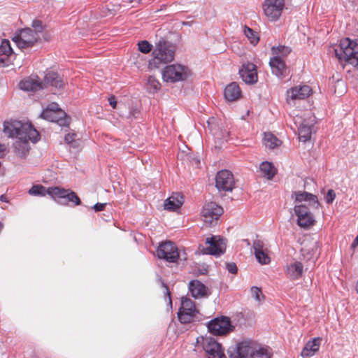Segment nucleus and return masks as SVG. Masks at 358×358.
I'll list each match as a JSON object with an SVG mask.
<instances>
[{
	"label": "nucleus",
	"instance_id": "obj_1",
	"mask_svg": "<svg viewBox=\"0 0 358 358\" xmlns=\"http://www.w3.org/2000/svg\"><path fill=\"white\" fill-rule=\"evenodd\" d=\"M229 358H271V353L252 340H246L228 349Z\"/></svg>",
	"mask_w": 358,
	"mask_h": 358
},
{
	"label": "nucleus",
	"instance_id": "obj_2",
	"mask_svg": "<svg viewBox=\"0 0 358 358\" xmlns=\"http://www.w3.org/2000/svg\"><path fill=\"white\" fill-rule=\"evenodd\" d=\"M65 82L57 73L50 71L45 73L43 80H41L37 76H31L22 80L19 86L24 91H38L48 86H53L57 89L62 88Z\"/></svg>",
	"mask_w": 358,
	"mask_h": 358
},
{
	"label": "nucleus",
	"instance_id": "obj_3",
	"mask_svg": "<svg viewBox=\"0 0 358 358\" xmlns=\"http://www.w3.org/2000/svg\"><path fill=\"white\" fill-rule=\"evenodd\" d=\"M3 132L9 137H28L33 143L38 142L41 138L39 132L31 123L17 120L6 121L3 124Z\"/></svg>",
	"mask_w": 358,
	"mask_h": 358
},
{
	"label": "nucleus",
	"instance_id": "obj_4",
	"mask_svg": "<svg viewBox=\"0 0 358 358\" xmlns=\"http://www.w3.org/2000/svg\"><path fill=\"white\" fill-rule=\"evenodd\" d=\"M335 55L341 64H350L354 67L358 66V40L348 38L342 39L334 49Z\"/></svg>",
	"mask_w": 358,
	"mask_h": 358
},
{
	"label": "nucleus",
	"instance_id": "obj_5",
	"mask_svg": "<svg viewBox=\"0 0 358 358\" xmlns=\"http://www.w3.org/2000/svg\"><path fill=\"white\" fill-rule=\"evenodd\" d=\"M175 46L170 42L161 38L155 45L152 51V59L149 61L150 69H157L162 64L172 62L174 59Z\"/></svg>",
	"mask_w": 358,
	"mask_h": 358
},
{
	"label": "nucleus",
	"instance_id": "obj_6",
	"mask_svg": "<svg viewBox=\"0 0 358 358\" xmlns=\"http://www.w3.org/2000/svg\"><path fill=\"white\" fill-rule=\"evenodd\" d=\"M195 348L197 351H204L207 358H227L222 345L211 336H199Z\"/></svg>",
	"mask_w": 358,
	"mask_h": 358
},
{
	"label": "nucleus",
	"instance_id": "obj_7",
	"mask_svg": "<svg viewBox=\"0 0 358 358\" xmlns=\"http://www.w3.org/2000/svg\"><path fill=\"white\" fill-rule=\"evenodd\" d=\"M178 317L182 324L200 322L203 320V316L196 307L194 301L186 296L181 298Z\"/></svg>",
	"mask_w": 358,
	"mask_h": 358
},
{
	"label": "nucleus",
	"instance_id": "obj_8",
	"mask_svg": "<svg viewBox=\"0 0 358 358\" xmlns=\"http://www.w3.org/2000/svg\"><path fill=\"white\" fill-rule=\"evenodd\" d=\"M52 199L63 205L76 206L81 203L78 195L70 189L61 187H53L50 191Z\"/></svg>",
	"mask_w": 358,
	"mask_h": 358
},
{
	"label": "nucleus",
	"instance_id": "obj_9",
	"mask_svg": "<svg viewBox=\"0 0 358 358\" xmlns=\"http://www.w3.org/2000/svg\"><path fill=\"white\" fill-rule=\"evenodd\" d=\"M187 68L180 64H171L164 67L162 78L164 81L176 83L185 80L187 77Z\"/></svg>",
	"mask_w": 358,
	"mask_h": 358
},
{
	"label": "nucleus",
	"instance_id": "obj_10",
	"mask_svg": "<svg viewBox=\"0 0 358 358\" xmlns=\"http://www.w3.org/2000/svg\"><path fill=\"white\" fill-rule=\"evenodd\" d=\"M39 39L40 36L31 28L21 29L13 38V41L22 50L31 48Z\"/></svg>",
	"mask_w": 358,
	"mask_h": 358
},
{
	"label": "nucleus",
	"instance_id": "obj_11",
	"mask_svg": "<svg viewBox=\"0 0 358 358\" xmlns=\"http://www.w3.org/2000/svg\"><path fill=\"white\" fill-rule=\"evenodd\" d=\"M206 243L209 245L201 249L203 254L219 257L225 252L227 240L220 236L206 238Z\"/></svg>",
	"mask_w": 358,
	"mask_h": 358
},
{
	"label": "nucleus",
	"instance_id": "obj_12",
	"mask_svg": "<svg viewBox=\"0 0 358 358\" xmlns=\"http://www.w3.org/2000/svg\"><path fill=\"white\" fill-rule=\"evenodd\" d=\"M207 327L210 333L217 336L225 335L233 330L230 319L224 316L211 320Z\"/></svg>",
	"mask_w": 358,
	"mask_h": 358
},
{
	"label": "nucleus",
	"instance_id": "obj_13",
	"mask_svg": "<svg viewBox=\"0 0 358 358\" xmlns=\"http://www.w3.org/2000/svg\"><path fill=\"white\" fill-rule=\"evenodd\" d=\"M262 8L266 17L272 21H276L285 8V0H265Z\"/></svg>",
	"mask_w": 358,
	"mask_h": 358
},
{
	"label": "nucleus",
	"instance_id": "obj_14",
	"mask_svg": "<svg viewBox=\"0 0 358 358\" xmlns=\"http://www.w3.org/2000/svg\"><path fill=\"white\" fill-rule=\"evenodd\" d=\"M157 255L158 258L172 263L176 262L179 258L178 248L171 241L161 243L157 250Z\"/></svg>",
	"mask_w": 358,
	"mask_h": 358
},
{
	"label": "nucleus",
	"instance_id": "obj_15",
	"mask_svg": "<svg viewBox=\"0 0 358 358\" xmlns=\"http://www.w3.org/2000/svg\"><path fill=\"white\" fill-rule=\"evenodd\" d=\"M310 206L305 204L295 205L294 213L297 216V224L301 228H308L314 224L315 220Z\"/></svg>",
	"mask_w": 358,
	"mask_h": 358
},
{
	"label": "nucleus",
	"instance_id": "obj_16",
	"mask_svg": "<svg viewBox=\"0 0 358 358\" xmlns=\"http://www.w3.org/2000/svg\"><path fill=\"white\" fill-rule=\"evenodd\" d=\"M215 186L219 191L231 192L235 187L232 173L226 169L219 171L215 177Z\"/></svg>",
	"mask_w": 358,
	"mask_h": 358
},
{
	"label": "nucleus",
	"instance_id": "obj_17",
	"mask_svg": "<svg viewBox=\"0 0 358 358\" xmlns=\"http://www.w3.org/2000/svg\"><path fill=\"white\" fill-rule=\"evenodd\" d=\"M222 213V208L215 202L206 203L201 210L204 222L209 224L217 220Z\"/></svg>",
	"mask_w": 358,
	"mask_h": 358
},
{
	"label": "nucleus",
	"instance_id": "obj_18",
	"mask_svg": "<svg viewBox=\"0 0 358 358\" xmlns=\"http://www.w3.org/2000/svg\"><path fill=\"white\" fill-rule=\"evenodd\" d=\"M312 93V89L306 85H298L287 91V101L290 103L295 100H302L308 98Z\"/></svg>",
	"mask_w": 358,
	"mask_h": 358
},
{
	"label": "nucleus",
	"instance_id": "obj_19",
	"mask_svg": "<svg viewBox=\"0 0 358 358\" xmlns=\"http://www.w3.org/2000/svg\"><path fill=\"white\" fill-rule=\"evenodd\" d=\"M239 74L246 84L252 85L258 80L257 66L253 63L243 64L239 69Z\"/></svg>",
	"mask_w": 358,
	"mask_h": 358
},
{
	"label": "nucleus",
	"instance_id": "obj_20",
	"mask_svg": "<svg viewBox=\"0 0 358 358\" xmlns=\"http://www.w3.org/2000/svg\"><path fill=\"white\" fill-rule=\"evenodd\" d=\"M295 203L308 202V206L313 210H319L320 203L316 195L307 192L296 191L292 194Z\"/></svg>",
	"mask_w": 358,
	"mask_h": 358
},
{
	"label": "nucleus",
	"instance_id": "obj_21",
	"mask_svg": "<svg viewBox=\"0 0 358 358\" xmlns=\"http://www.w3.org/2000/svg\"><path fill=\"white\" fill-rule=\"evenodd\" d=\"M41 117L48 121L56 122L62 127L68 126L70 123V117L66 115L64 111H43Z\"/></svg>",
	"mask_w": 358,
	"mask_h": 358
},
{
	"label": "nucleus",
	"instance_id": "obj_22",
	"mask_svg": "<svg viewBox=\"0 0 358 358\" xmlns=\"http://www.w3.org/2000/svg\"><path fill=\"white\" fill-rule=\"evenodd\" d=\"M189 291L195 299L208 297L211 292L199 280H192L189 283Z\"/></svg>",
	"mask_w": 358,
	"mask_h": 358
},
{
	"label": "nucleus",
	"instance_id": "obj_23",
	"mask_svg": "<svg viewBox=\"0 0 358 358\" xmlns=\"http://www.w3.org/2000/svg\"><path fill=\"white\" fill-rule=\"evenodd\" d=\"M269 65L272 73L278 78H282L286 76L287 66L285 61L280 56H274L271 58Z\"/></svg>",
	"mask_w": 358,
	"mask_h": 358
},
{
	"label": "nucleus",
	"instance_id": "obj_24",
	"mask_svg": "<svg viewBox=\"0 0 358 358\" xmlns=\"http://www.w3.org/2000/svg\"><path fill=\"white\" fill-rule=\"evenodd\" d=\"M321 341L320 337H316L308 341L303 348L301 355L304 358L313 356L319 350Z\"/></svg>",
	"mask_w": 358,
	"mask_h": 358
},
{
	"label": "nucleus",
	"instance_id": "obj_25",
	"mask_svg": "<svg viewBox=\"0 0 358 358\" xmlns=\"http://www.w3.org/2000/svg\"><path fill=\"white\" fill-rule=\"evenodd\" d=\"M29 141L30 139L28 137L16 139L13 148L15 153L18 157L24 158L28 155L29 151Z\"/></svg>",
	"mask_w": 358,
	"mask_h": 358
},
{
	"label": "nucleus",
	"instance_id": "obj_26",
	"mask_svg": "<svg viewBox=\"0 0 358 358\" xmlns=\"http://www.w3.org/2000/svg\"><path fill=\"white\" fill-rule=\"evenodd\" d=\"M184 202L183 196L180 193H173L164 201V208L175 211L179 209Z\"/></svg>",
	"mask_w": 358,
	"mask_h": 358
},
{
	"label": "nucleus",
	"instance_id": "obj_27",
	"mask_svg": "<svg viewBox=\"0 0 358 358\" xmlns=\"http://www.w3.org/2000/svg\"><path fill=\"white\" fill-rule=\"evenodd\" d=\"M224 96L226 100L229 101H234L239 99L241 97V90L239 85L233 82L224 89Z\"/></svg>",
	"mask_w": 358,
	"mask_h": 358
},
{
	"label": "nucleus",
	"instance_id": "obj_28",
	"mask_svg": "<svg viewBox=\"0 0 358 358\" xmlns=\"http://www.w3.org/2000/svg\"><path fill=\"white\" fill-rule=\"evenodd\" d=\"M303 266L300 262L291 263L287 266L286 275L292 280H297L302 276Z\"/></svg>",
	"mask_w": 358,
	"mask_h": 358
},
{
	"label": "nucleus",
	"instance_id": "obj_29",
	"mask_svg": "<svg viewBox=\"0 0 358 358\" xmlns=\"http://www.w3.org/2000/svg\"><path fill=\"white\" fill-rule=\"evenodd\" d=\"M259 171L262 176L268 180H271L276 173V170L273 165L267 161L263 162L260 164Z\"/></svg>",
	"mask_w": 358,
	"mask_h": 358
},
{
	"label": "nucleus",
	"instance_id": "obj_30",
	"mask_svg": "<svg viewBox=\"0 0 358 358\" xmlns=\"http://www.w3.org/2000/svg\"><path fill=\"white\" fill-rule=\"evenodd\" d=\"M53 189V187L46 188L42 185H34L28 191L29 194L31 196H45L48 194L52 198L50 191Z\"/></svg>",
	"mask_w": 358,
	"mask_h": 358
},
{
	"label": "nucleus",
	"instance_id": "obj_31",
	"mask_svg": "<svg viewBox=\"0 0 358 358\" xmlns=\"http://www.w3.org/2000/svg\"><path fill=\"white\" fill-rule=\"evenodd\" d=\"M13 49L10 47L9 41L3 40L0 45V56H4L3 58H0V63L6 64L8 62V58L13 54Z\"/></svg>",
	"mask_w": 358,
	"mask_h": 358
},
{
	"label": "nucleus",
	"instance_id": "obj_32",
	"mask_svg": "<svg viewBox=\"0 0 358 358\" xmlns=\"http://www.w3.org/2000/svg\"><path fill=\"white\" fill-rule=\"evenodd\" d=\"M298 131L299 140L306 142L311 138L312 127L302 123L299 127Z\"/></svg>",
	"mask_w": 358,
	"mask_h": 358
},
{
	"label": "nucleus",
	"instance_id": "obj_33",
	"mask_svg": "<svg viewBox=\"0 0 358 358\" xmlns=\"http://www.w3.org/2000/svg\"><path fill=\"white\" fill-rule=\"evenodd\" d=\"M280 140H279L273 134L270 132L264 134V144L265 145L266 147L271 149H273L276 147H278L280 145Z\"/></svg>",
	"mask_w": 358,
	"mask_h": 358
},
{
	"label": "nucleus",
	"instance_id": "obj_34",
	"mask_svg": "<svg viewBox=\"0 0 358 358\" xmlns=\"http://www.w3.org/2000/svg\"><path fill=\"white\" fill-rule=\"evenodd\" d=\"M243 31L250 43L253 45L257 44L259 41V37L256 31L247 26H245Z\"/></svg>",
	"mask_w": 358,
	"mask_h": 358
},
{
	"label": "nucleus",
	"instance_id": "obj_35",
	"mask_svg": "<svg viewBox=\"0 0 358 358\" xmlns=\"http://www.w3.org/2000/svg\"><path fill=\"white\" fill-rule=\"evenodd\" d=\"M271 51L275 56H280L281 57L287 56L291 52V49L285 45H279L272 47Z\"/></svg>",
	"mask_w": 358,
	"mask_h": 358
},
{
	"label": "nucleus",
	"instance_id": "obj_36",
	"mask_svg": "<svg viewBox=\"0 0 358 358\" xmlns=\"http://www.w3.org/2000/svg\"><path fill=\"white\" fill-rule=\"evenodd\" d=\"M161 87V84L154 77L150 76L148 80L147 88L151 93L157 92Z\"/></svg>",
	"mask_w": 358,
	"mask_h": 358
},
{
	"label": "nucleus",
	"instance_id": "obj_37",
	"mask_svg": "<svg viewBox=\"0 0 358 358\" xmlns=\"http://www.w3.org/2000/svg\"><path fill=\"white\" fill-rule=\"evenodd\" d=\"M266 250L263 251H258L255 253V257L261 264H268L271 262V259L268 257Z\"/></svg>",
	"mask_w": 358,
	"mask_h": 358
},
{
	"label": "nucleus",
	"instance_id": "obj_38",
	"mask_svg": "<svg viewBox=\"0 0 358 358\" xmlns=\"http://www.w3.org/2000/svg\"><path fill=\"white\" fill-rule=\"evenodd\" d=\"M138 50L143 53H149L152 50V45L147 41H141L138 43Z\"/></svg>",
	"mask_w": 358,
	"mask_h": 358
},
{
	"label": "nucleus",
	"instance_id": "obj_39",
	"mask_svg": "<svg viewBox=\"0 0 358 358\" xmlns=\"http://www.w3.org/2000/svg\"><path fill=\"white\" fill-rule=\"evenodd\" d=\"M252 296L257 301H261L264 299V296L262 294L261 288L257 287H252L250 289Z\"/></svg>",
	"mask_w": 358,
	"mask_h": 358
},
{
	"label": "nucleus",
	"instance_id": "obj_40",
	"mask_svg": "<svg viewBox=\"0 0 358 358\" xmlns=\"http://www.w3.org/2000/svg\"><path fill=\"white\" fill-rule=\"evenodd\" d=\"M253 249L255 251V253L257 252L258 251H263L264 250V243L262 240L256 239L253 241Z\"/></svg>",
	"mask_w": 358,
	"mask_h": 358
},
{
	"label": "nucleus",
	"instance_id": "obj_41",
	"mask_svg": "<svg viewBox=\"0 0 358 358\" xmlns=\"http://www.w3.org/2000/svg\"><path fill=\"white\" fill-rule=\"evenodd\" d=\"M335 198H336V193L331 189H329L327 194L324 196L326 203L328 204L332 203L333 201H334Z\"/></svg>",
	"mask_w": 358,
	"mask_h": 358
},
{
	"label": "nucleus",
	"instance_id": "obj_42",
	"mask_svg": "<svg viewBox=\"0 0 358 358\" xmlns=\"http://www.w3.org/2000/svg\"><path fill=\"white\" fill-rule=\"evenodd\" d=\"M32 27L34 29L33 31L36 32L38 36H39V34L41 33L43 30L42 23L39 20H34L32 23Z\"/></svg>",
	"mask_w": 358,
	"mask_h": 358
},
{
	"label": "nucleus",
	"instance_id": "obj_43",
	"mask_svg": "<svg viewBox=\"0 0 358 358\" xmlns=\"http://www.w3.org/2000/svg\"><path fill=\"white\" fill-rule=\"evenodd\" d=\"M43 111L58 112V111H63V110L59 108V105L57 103H51Z\"/></svg>",
	"mask_w": 358,
	"mask_h": 358
},
{
	"label": "nucleus",
	"instance_id": "obj_44",
	"mask_svg": "<svg viewBox=\"0 0 358 358\" xmlns=\"http://www.w3.org/2000/svg\"><path fill=\"white\" fill-rule=\"evenodd\" d=\"M226 267H227V271L229 273H231L232 274L237 273L238 268L235 263H234V262L227 263Z\"/></svg>",
	"mask_w": 358,
	"mask_h": 358
},
{
	"label": "nucleus",
	"instance_id": "obj_45",
	"mask_svg": "<svg viewBox=\"0 0 358 358\" xmlns=\"http://www.w3.org/2000/svg\"><path fill=\"white\" fill-rule=\"evenodd\" d=\"M106 205V203H97L93 206V209L95 212L102 211L104 210Z\"/></svg>",
	"mask_w": 358,
	"mask_h": 358
},
{
	"label": "nucleus",
	"instance_id": "obj_46",
	"mask_svg": "<svg viewBox=\"0 0 358 358\" xmlns=\"http://www.w3.org/2000/svg\"><path fill=\"white\" fill-rule=\"evenodd\" d=\"M75 136V134H68L65 136L64 140L67 143H71L74 141Z\"/></svg>",
	"mask_w": 358,
	"mask_h": 358
},
{
	"label": "nucleus",
	"instance_id": "obj_47",
	"mask_svg": "<svg viewBox=\"0 0 358 358\" xmlns=\"http://www.w3.org/2000/svg\"><path fill=\"white\" fill-rule=\"evenodd\" d=\"M108 102H109V104L113 108H115L116 107V105H117V101H116V99H115V96H110L109 98H108Z\"/></svg>",
	"mask_w": 358,
	"mask_h": 358
},
{
	"label": "nucleus",
	"instance_id": "obj_48",
	"mask_svg": "<svg viewBox=\"0 0 358 358\" xmlns=\"http://www.w3.org/2000/svg\"><path fill=\"white\" fill-rule=\"evenodd\" d=\"M162 285L165 289V294L169 296L170 302L171 303V292L169 291L168 285L162 280Z\"/></svg>",
	"mask_w": 358,
	"mask_h": 358
},
{
	"label": "nucleus",
	"instance_id": "obj_49",
	"mask_svg": "<svg viewBox=\"0 0 358 358\" xmlns=\"http://www.w3.org/2000/svg\"><path fill=\"white\" fill-rule=\"evenodd\" d=\"M351 246L352 248H355L357 246H358V235L357 236V237L355 238V239L353 241Z\"/></svg>",
	"mask_w": 358,
	"mask_h": 358
},
{
	"label": "nucleus",
	"instance_id": "obj_50",
	"mask_svg": "<svg viewBox=\"0 0 358 358\" xmlns=\"http://www.w3.org/2000/svg\"><path fill=\"white\" fill-rule=\"evenodd\" d=\"M0 201H4V202H7V198H6V196L5 195H3H3H1V196H0Z\"/></svg>",
	"mask_w": 358,
	"mask_h": 358
},
{
	"label": "nucleus",
	"instance_id": "obj_51",
	"mask_svg": "<svg viewBox=\"0 0 358 358\" xmlns=\"http://www.w3.org/2000/svg\"><path fill=\"white\" fill-rule=\"evenodd\" d=\"M356 291L358 293V280H357V285H356Z\"/></svg>",
	"mask_w": 358,
	"mask_h": 358
},
{
	"label": "nucleus",
	"instance_id": "obj_52",
	"mask_svg": "<svg viewBox=\"0 0 358 358\" xmlns=\"http://www.w3.org/2000/svg\"><path fill=\"white\" fill-rule=\"evenodd\" d=\"M3 229V224L1 222H0V231L2 230Z\"/></svg>",
	"mask_w": 358,
	"mask_h": 358
},
{
	"label": "nucleus",
	"instance_id": "obj_53",
	"mask_svg": "<svg viewBox=\"0 0 358 358\" xmlns=\"http://www.w3.org/2000/svg\"><path fill=\"white\" fill-rule=\"evenodd\" d=\"M357 13H358V8H357Z\"/></svg>",
	"mask_w": 358,
	"mask_h": 358
}]
</instances>
